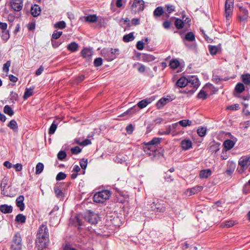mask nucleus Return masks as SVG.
Instances as JSON below:
<instances>
[{"instance_id":"obj_33","label":"nucleus","mask_w":250,"mask_h":250,"mask_svg":"<svg viewBox=\"0 0 250 250\" xmlns=\"http://www.w3.org/2000/svg\"><path fill=\"white\" fill-rule=\"evenodd\" d=\"M34 88V87L30 88H26L25 91V92L24 93V95H23V98L24 99H26L32 95L33 93V91Z\"/></svg>"},{"instance_id":"obj_51","label":"nucleus","mask_w":250,"mask_h":250,"mask_svg":"<svg viewBox=\"0 0 250 250\" xmlns=\"http://www.w3.org/2000/svg\"><path fill=\"white\" fill-rule=\"evenodd\" d=\"M115 161L117 163L123 164V163H125L126 161H125V158L124 157H123L121 155H119L116 157V158L115 159Z\"/></svg>"},{"instance_id":"obj_39","label":"nucleus","mask_w":250,"mask_h":250,"mask_svg":"<svg viewBox=\"0 0 250 250\" xmlns=\"http://www.w3.org/2000/svg\"><path fill=\"white\" fill-rule=\"evenodd\" d=\"M54 26L55 28L62 29H64V28H65L66 23L64 21H60L56 22L54 24Z\"/></svg>"},{"instance_id":"obj_60","label":"nucleus","mask_w":250,"mask_h":250,"mask_svg":"<svg viewBox=\"0 0 250 250\" xmlns=\"http://www.w3.org/2000/svg\"><path fill=\"white\" fill-rule=\"evenodd\" d=\"M136 47L138 50H142L144 48V42L141 41L138 42L136 44Z\"/></svg>"},{"instance_id":"obj_50","label":"nucleus","mask_w":250,"mask_h":250,"mask_svg":"<svg viewBox=\"0 0 250 250\" xmlns=\"http://www.w3.org/2000/svg\"><path fill=\"white\" fill-rule=\"evenodd\" d=\"M66 176V175L64 173L60 172L57 175L56 179L57 181H60L64 179Z\"/></svg>"},{"instance_id":"obj_16","label":"nucleus","mask_w":250,"mask_h":250,"mask_svg":"<svg viewBox=\"0 0 250 250\" xmlns=\"http://www.w3.org/2000/svg\"><path fill=\"white\" fill-rule=\"evenodd\" d=\"M154 100V99L153 97L142 100L137 104V105L140 108H143L146 107L149 104H150Z\"/></svg>"},{"instance_id":"obj_37","label":"nucleus","mask_w":250,"mask_h":250,"mask_svg":"<svg viewBox=\"0 0 250 250\" xmlns=\"http://www.w3.org/2000/svg\"><path fill=\"white\" fill-rule=\"evenodd\" d=\"M3 112L9 116H12L14 114L13 110H12V108L8 105H6L4 107Z\"/></svg>"},{"instance_id":"obj_54","label":"nucleus","mask_w":250,"mask_h":250,"mask_svg":"<svg viewBox=\"0 0 250 250\" xmlns=\"http://www.w3.org/2000/svg\"><path fill=\"white\" fill-rule=\"evenodd\" d=\"M209 50L211 54L215 55L218 51V48L215 46L209 45Z\"/></svg>"},{"instance_id":"obj_15","label":"nucleus","mask_w":250,"mask_h":250,"mask_svg":"<svg viewBox=\"0 0 250 250\" xmlns=\"http://www.w3.org/2000/svg\"><path fill=\"white\" fill-rule=\"evenodd\" d=\"M236 141L235 138H233L232 140L228 139L225 140L223 143V146L226 150L228 151L231 149L234 146Z\"/></svg>"},{"instance_id":"obj_57","label":"nucleus","mask_w":250,"mask_h":250,"mask_svg":"<svg viewBox=\"0 0 250 250\" xmlns=\"http://www.w3.org/2000/svg\"><path fill=\"white\" fill-rule=\"evenodd\" d=\"M1 38L3 40L6 41L9 38V34L7 30H3L2 32Z\"/></svg>"},{"instance_id":"obj_6","label":"nucleus","mask_w":250,"mask_h":250,"mask_svg":"<svg viewBox=\"0 0 250 250\" xmlns=\"http://www.w3.org/2000/svg\"><path fill=\"white\" fill-rule=\"evenodd\" d=\"M200 85V82L197 77L193 76L188 78V84L187 86L191 88L188 91V93L193 94Z\"/></svg>"},{"instance_id":"obj_24","label":"nucleus","mask_w":250,"mask_h":250,"mask_svg":"<svg viewBox=\"0 0 250 250\" xmlns=\"http://www.w3.org/2000/svg\"><path fill=\"white\" fill-rule=\"evenodd\" d=\"M41 11L40 7L37 4H35L31 8V13L34 17L39 16L41 13Z\"/></svg>"},{"instance_id":"obj_46","label":"nucleus","mask_w":250,"mask_h":250,"mask_svg":"<svg viewBox=\"0 0 250 250\" xmlns=\"http://www.w3.org/2000/svg\"><path fill=\"white\" fill-rule=\"evenodd\" d=\"M163 13H164V11H163L162 7L159 6V7H157L155 9L153 13L155 16L160 17L163 14Z\"/></svg>"},{"instance_id":"obj_1","label":"nucleus","mask_w":250,"mask_h":250,"mask_svg":"<svg viewBox=\"0 0 250 250\" xmlns=\"http://www.w3.org/2000/svg\"><path fill=\"white\" fill-rule=\"evenodd\" d=\"M49 232L47 227L45 224L41 225L38 230L36 241L38 250H43L46 248L49 243Z\"/></svg>"},{"instance_id":"obj_27","label":"nucleus","mask_w":250,"mask_h":250,"mask_svg":"<svg viewBox=\"0 0 250 250\" xmlns=\"http://www.w3.org/2000/svg\"><path fill=\"white\" fill-rule=\"evenodd\" d=\"M126 2V0H112L111 5L115 4L116 6L119 8L124 6Z\"/></svg>"},{"instance_id":"obj_3","label":"nucleus","mask_w":250,"mask_h":250,"mask_svg":"<svg viewBox=\"0 0 250 250\" xmlns=\"http://www.w3.org/2000/svg\"><path fill=\"white\" fill-rule=\"evenodd\" d=\"M161 140V138L155 137L150 141L145 143L144 149L145 152L149 155H151V152H153L156 150V146L160 143Z\"/></svg>"},{"instance_id":"obj_21","label":"nucleus","mask_w":250,"mask_h":250,"mask_svg":"<svg viewBox=\"0 0 250 250\" xmlns=\"http://www.w3.org/2000/svg\"><path fill=\"white\" fill-rule=\"evenodd\" d=\"M181 146L183 149L188 150L192 147V143L189 139H185L181 141Z\"/></svg>"},{"instance_id":"obj_19","label":"nucleus","mask_w":250,"mask_h":250,"mask_svg":"<svg viewBox=\"0 0 250 250\" xmlns=\"http://www.w3.org/2000/svg\"><path fill=\"white\" fill-rule=\"evenodd\" d=\"M236 167V164L232 161L228 162L227 168L226 171V173L229 175H231L234 172Z\"/></svg>"},{"instance_id":"obj_14","label":"nucleus","mask_w":250,"mask_h":250,"mask_svg":"<svg viewBox=\"0 0 250 250\" xmlns=\"http://www.w3.org/2000/svg\"><path fill=\"white\" fill-rule=\"evenodd\" d=\"M203 187L202 186H197L192 188L187 189L185 193L186 195L191 196L200 192L203 190Z\"/></svg>"},{"instance_id":"obj_49","label":"nucleus","mask_w":250,"mask_h":250,"mask_svg":"<svg viewBox=\"0 0 250 250\" xmlns=\"http://www.w3.org/2000/svg\"><path fill=\"white\" fill-rule=\"evenodd\" d=\"M171 130V126H168L167 127L166 131H159L158 134L161 135H168L170 133Z\"/></svg>"},{"instance_id":"obj_35","label":"nucleus","mask_w":250,"mask_h":250,"mask_svg":"<svg viewBox=\"0 0 250 250\" xmlns=\"http://www.w3.org/2000/svg\"><path fill=\"white\" fill-rule=\"evenodd\" d=\"M15 221L21 223H24L26 221V217L22 214H19L16 216Z\"/></svg>"},{"instance_id":"obj_34","label":"nucleus","mask_w":250,"mask_h":250,"mask_svg":"<svg viewBox=\"0 0 250 250\" xmlns=\"http://www.w3.org/2000/svg\"><path fill=\"white\" fill-rule=\"evenodd\" d=\"M174 24L177 29H182L184 27V23L183 21L181 20V19L176 18Z\"/></svg>"},{"instance_id":"obj_58","label":"nucleus","mask_w":250,"mask_h":250,"mask_svg":"<svg viewBox=\"0 0 250 250\" xmlns=\"http://www.w3.org/2000/svg\"><path fill=\"white\" fill-rule=\"evenodd\" d=\"M62 31H56L52 34V38L53 39H58L62 35Z\"/></svg>"},{"instance_id":"obj_31","label":"nucleus","mask_w":250,"mask_h":250,"mask_svg":"<svg viewBox=\"0 0 250 250\" xmlns=\"http://www.w3.org/2000/svg\"><path fill=\"white\" fill-rule=\"evenodd\" d=\"M85 21L89 22L97 21L98 18L96 15H90L84 17Z\"/></svg>"},{"instance_id":"obj_38","label":"nucleus","mask_w":250,"mask_h":250,"mask_svg":"<svg viewBox=\"0 0 250 250\" xmlns=\"http://www.w3.org/2000/svg\"><path fill=\"white\" fill-rule=\"evenodd\" d=\"M8 126L14 131H16L18 127L17 123L14 120H12L10 121L8 124Z\"/></svg>"},{"instance_id":"obj_62","label":"nucleus","mask_w":250,"mask_h":250,"mask_svg":"<svg viewBox=\"0 0 250 250\" xmlns=\"http://www.w3.org/2000/svg\"><path fill=\"white\" fill-rule=\"evenodd\" d=\"M239 108V106L238 104L231 105L227 107V109L232 110H238Z\"/></svg>"},{"instance_id":"obj_48","label":"nucleus","mask_w":250,"mask_h":250,"mask_svg":"<svg viewBox=\"0 0 250 250\" xmlns=\"http://www.w3.org/2000/svg\"><path fill=\"white\" fill-rule=\"evenodd\" d=\"M66 156V152L64 151L61 150L60 151L57 155V157L58 159L60 160H63L65 158Z\"/></svg>"},{"instance_id":"obj_64","label":"nucleus","mask_w":250,"mask_h":250,"mask_svg":"<svg viewBox=\"0 0 250 250\" xmlns=\"http://www.w3.org/2000/svg\"><path fill=\"white\" fill-rule=\"evenodd\" d=\"M126 131L128 133L131 134L133 131V126L131 124H129L126 127Z\"/></svg>"},{"instance_id":"obj_23","label":"nucleus","mask_w":250,"mask_h":250,"mask_svg":"<svg viewBox=\"0 0 250 250\" xmlns=\"http://www.w3.org/2000/svg\"><path fill=\"white\" fill-rule=\"evenodd\" d=\"M191 121L189 120H183L180 121L178 123L173 124L172 127L173 128H175L178 125V124L183 127L189 126L191 125Z\"/></svg>"},{"instance_id":"obj_52","label":"nucleus","mask_w":250,"mask_h":250,"mask_svg":"<svg viewBox=\"0 0 250 250\" xmlns=\"http://www.w3.org/2000/svg\"><path fill=\"white\" fill-rule=\"evenodd\" d=\"M103 59L102 58H97L94 62V64L95 66H100L102 65Z\"/></svg>"},{"instance_id":"obj_13","label":"nucleus","mask_w":250,"mask_h":250,"mask_svg":"<svg viewBox=\"0 0 250 250\" xmlns=\"http://www.w3.org/2000/svg\"><path fill=\"white\" fill-rule=\"evenodd\" d=\"M238 164L242 167V170L244 171L250 165V158L244 157L241 158L239 161Z\"/></svg>"},{"instance_id":"obj_28","label":"nucleus","mask_w":250,"mask_h":250,"mask_svg":"<svg viewBox=\"0 0 250 250\" xmlns=\"http://www.w3.org/2000/svg\"><path fill=\"white\" fill-rule=\"evenodd\" d=\"M79 47L78 43L75 42H72L67 45V49L71 52L76 51Z\"/></svg>"},{"instance_id":"obj_10","label":"nucleus","mask_w":250,"mask_h":250,"mask_svg":"<svg viewBox=\"0 0 250 250\" xmlns=\"http://www.w3.org/2000/svg\"><path fill=\"white\" fill-rule=\"evenodd\" d=\"M233 9V0H226L225 2V13L226 18L228 19L232 14Z\"/></svg>"},{"instance_id":"obj_4","label":"nucleus","mask_w":250,"mask_h":250,"mask_svg":"<svg viewBox=\"0 0 250 250\" xmlns=\"http://www.w3.org/2000/svg\"><path fill=\"white\" fill-rule=\"evenodd\" d=\"M111 193L108 190H103L96 192L93 196V201L97 203H104L108 200Z\"/></svg>"},{"instance_id":"obj_29","label":"nucleus","mask_w":250,"mask_h":250,"mask_svg":"<svg viewBox=\"0 0 250 250\" xmlns=\"http://www.w3.org/2000/svg\"><path fill=\"white\" fill-rule=\"evenodd\" d=\"M235 224V222L233 220H228L223 222L221 224L222 228H229L233 226Z\"/></svg>"},{"instance_id":"obj_5","label":"nucleus","mask_w":250,"mask_h":250,"mask_svg":"<svg viewBox=\"0 0 250 250\" xmlns=\"http://www.w3.org/2000/svg\"><path fill=\"white\" fill-rule=\"evenodd\" d=\"M102 54L107 61H111L118 56L119 50L118 48L104 49L102 51Z\"/></svg>"},{"instance_id":"obj_11","label":"nucleus","mask_w":250,"mask_h":250,"mask_svg":"<svg viewBox=\"0 0 250 250\" xmlns=\"http://www.w3.org/2000/svg\"><path fill=\"white\" fill-rule=\"evenodd\" d=\"M9 4L13 10L18 12L20 11L23 7L22 0H10Z\"/></svg>"},{"instance_id":"obj_7","label":"nucleus","mask_w":250,"mask_h":250,"mask_svg":"<svg viewBox=\"0 0 250 250\" xmlns=\"http://www.w3.org/2000/svg\"><path fill=\"white\" fill-rule=\"evenodd\" d=\"M11 248L12 250H21V238L19 233H16L14 235Z\"/></svg>"},{"instance_id":"obj_47","label":"nucleus","mask_w":250,"mask_h":250,"mask_svg":"<svg viewBox=\"0 0 250 250\" xmlns=\"http://www.w3.org/2000/svg\"><path fill=\"white\" fill-rule=\"evenodd\" d=\"M185 39L188 41H193L195 40V36L191 32H188L185 36Z\"/></svg>"},{"instance_id":"obj_43","label":"nucleus","mask_w":250,"mask_h":250,"mask_svg":"<svg viewBox=\"0 0 250 250\" xmlns=\"http://www.w3.org/2000/svg\"><path fill=\"white\" fill-rule=\"evenodd\" d=\"M138 111V109L137 108L136 106H134L131 108H130L129 109H128L127 111L125 112L123 114L124 116L127 115V114H132L135 113H136Z\"/></svg>"},{"instance_id":"obj_18","label":"nucleus","mask_w":250,"mask_h":250,"mask_svg":"<svg viewBox=\"0 0 250 250\" xmlns=\"http://www.w3.org/2000/svg\"><path fill=\"white\" fill-rule=\"evenodd\" d=\"M172 101V99L168 98H162L159 100L156 104L157 107L158 109L162 108L167 104Z\"/></svg>"},{"instance_id":"obj_20","label":"nucleus","mask_w":250,"mask_h":250,"mask_svg":"<svg viewBox=\"0 0 250 250\" xmlns=\"http://www.w3.org/2000/svg\"><path fill=\"white\" fill-rule=\"evenodd\" d=\"M24 198L23 195H20L16 199V205L20 208L21 211H23L24 209L25 205L23 203Z\"/></svg>"},{"instance_id":"obj_63","label":"nucleus","mask_w":250,"mask_h":250,"mask_svg":"<svg viewBox=\"0 0 250 250\" xmlns=\"http://www.w3.org/2000/svg\"><path fill=\"white\" fill-rule=\"evenodd\" d=\"M240 9L241 12H242V13L243 14L244 18L247 19L248 16V10L243 7H240Z\"/></svg>"},{"instance_id":"obj_12","label":"nucleus","mask_w":250,"mask_h":250,"mask_svg":"<svg viewBox=\"0 0 250 250\" xmlns=\"http://www.w3.org/2000/svg\"><path fill=\"white\" fill-rule=\"evenodd\" d=\"M62 185L61 183L57 184L54 188V191L56 196L60 200L63 199L64 193L62 192Z\"/></svg>"},{"instance_id":"obj_40","label":"nucleus","mask_w":250,"mask_h":250,"mask_svg":"<svg viewBox=\"0 0 250 250\" xmlns=\"http://www.w3.org/2000/svg\"><path fill=\"white\" fill-rule=\"evenodd\" d=\"M242 80L245 84H249L250 83V74H246L242 75Z\"/></svg>"},{"instance_id":"obj_44","label":"nucleus","mask_w":250,"mask_h":250,"mask_svg":"<svg viewBox=\"0 0 250 250\" xmlns=\"http://www.w3.org/2000/svg\"><path fill=\"white\" fill-rule=\"evenodd\" d=\"M207 93L203 90H200L197 95V98L199 99L205 100L207 98Z\"/></svg>"},{"instance_id":"obj_22","label":"nucleus","mask_w":250,"mask_h":250,"mask_svg":"<svg viewBox=\"0 0 250 250\" xmlns=\"http://www.w3.org/2000/svg\"><path fill=\"white\" fill-rule=\"evenodd\" d=\"M81 54L82 56L85 59H89L91 57L93 52L92 49L87 48H84L82 51Z\"/></svg>"},{"instance_id":"obj_26","label":"nucleus","mask_w":250,"mask_h":250,"mask_svg":"<svg viewBox=\"0 0 250 250\" xmlns=\"http://www.w3.org/2000/svg\"><path fill=\"white\" fill-rule=\"evenodd\" d=\"M211 173L210 169H206L200 171L199 176L201 178H207L211 175Z\"/></svg>"},{"instance_id":"obj_56","label":"nucleus","mask_w":250,"mask_h":250,"mask_svg":"<svg viewBox=\"0 0 250 250\" xmlns=\"http://www.w3.org/2000/svg\"><path fill=\"white\" fill-rule=\"evenodd\" d=\"M11 65L10 61H7L4 64L3 66V71L6 73H7L9 71V67Z\"/></svg>"},{"instance_id":"obj_53","label":"nucleus","mask_w":250,"mask_h":250,"mask_svg":"<svg viewBox=\"0 0 250 250\" xmlns=\"http://www.w3.org/2000/svg\"><path fill=\"white\" fill-rule=\"evenodd\" d=\"M82 151L81 148L79 146H75L71 148V152L72 154H78Z\"/></svg>"},{"instance_id":"obj_42","label":"nucleus","mask_w":250,"mask_h":250,"mask_svg":"<svg viewBox=\"0 0 250 250\" xmlns=\"http://www.w3.org/2000/svg\"><path fill=\"white\" fill-rule=\"evenodd\" d=\"M235 90L238 93H241L245 90V86L242 83H238L235 87Z\"/></svg>"},{"instance_id":"obj_9","label":"nucleus","mask_w":250,"mask_h":250,"mask_svg":"<svg viewBox=\"0 0 250 250\" xmlns=\"http://www.w3.org/2000/svg\"><path fill=\"white\" fill-rule=\"evenodd\" d=\"M152 210L159 212H164L166 211V207L164 204L160 203L158 200H154L150 205Z\"/></svg>"},{"instance_id":"obj_55","label":"nucleus","mask_w":250,"mask_h":250,"mask_svg":"<svg viewBox=\"0 0 250 250\" xmlns=\"http://www.w3.org/2000/svg\"><path fill=\"white\" fill-rule=\"evenodd\" d=\"M172 24L171 21L166 20L163 23V26L166 29H169L171 26Z\"/></svg>"},{"instance_id":"obj_41","label":"nucleus","mask_w":250,"mask_h":250,"mask_svg":"<svg viewBox=\"0 0 250 250\" xmlns=\"http://www.w3.org/2000/svg\"><path fill=\"white\" fill-rule=\"evenodd\" d=\"M44 166L42 163H39L36 167V174H40L43 170Z\"/></svg>"},{"instance_id":"obj_36","label":"nucleus","mask_w":250,"mask_h":250,"mask_svg":"<svg viewBox=\"0 0 250 250\" xmlns=\"http://www.w3.org/2000/svg\"><path fill=\"white\" fill-rule=\"evenodd\" d=\"M57 123H56V121H54L49 128L48 133L50 135L54 134L57 129Z\"/></svg>"},{"instance_id":"obj_17","label":"nucleus","mask_w":250,"mask_h":250,"mask_svg":"<svg viewBox=\"0 0 250 250\" xmlns=\"http://www.w3.org/2000/svg\"><path fill=\"white\" fill-rule=\"evenodd\" d=\"M188 84V78H187L185 77H182L177 81L176 85L177 87L182 88L187 86Z\"/></svg>"},{"instance_id":"obj_32","label":"nucleus","mask_w":250,"mask_h":250,"mask_svg":"<svg viewBox=\"0 0 250 250\" xmlns=\"http://www.w3.org/2000/svg\"><path fill=\"white\" fill-rule=\"evenodd\" d=\"M180 65L179 61L177 59H172L170 61L169 66L172 69L177 68Z\"/></svg>"},{"instance_id":"obj_45","label":"nucleus","mask_w":250,"mask_h":250,"mask_svg":"<svg viewBox=\"0 0 250 250\" xmlns=\"http://www.w3.org/2000/svg\"><path fill=\"white\" fill-rule=\"evenodd\" d=\"M207 129L205 127H200L197 129V133L199 136L203 137L206 134Z\"/></svg>"},{"instance_id":"obj_2","label":"nucleus","mask_w":250,"mask_h":250,"mask_svg":"<svg viewBox=\"0 0 250 250\" xmlns=\"http://www.w3.org/2000/svg\"><path fill=\"white\" fill-rule=\"evenodd\" d=\"M131 13L133 14L142 12L145 7V3L143 0H132L129 2Z\"/></svg>"},{"instance_id":"obj_25","label":"nucleus","mask_w":250,"mask_h":250,"mask_svg":"<svg viewBox=\"0 0 250 250\" xmlns=\"http://www.w3.org/2000/svg\"><path fill=\"white\" fill-rule=\"evenodd\" d=\"M12 210L13 208L11 206L4 204L0 206V210L4 213H11L12 211Z\"/></svg>"},{"instance_id":"obj_30","label":"nucleus","mask_w":250,"mask_h":250,"mask_svg":"<svg viewBox=\"0 0 250 250\" xmlns=\"http://www.w3.org/2000/svg\"><path fill=\"white\" fill-rule=\"evenodd\" d=\"M134 38H135L133 35V33L131 32L128 34L125 35L123 37V41L125 42H128L134 40Z\"/></svg>"},{"instance_id":"obj_8","label":"nucleus","mask_w":250,"mask_h":250,"mask_svg":"<svg viewBox=\"0 0 250 250\" xmlns=\"http://www.w3.org/2000/svg\"><path fill=\"white\" fill-rule=\"evenodd\" d=\"M84 219L91 224H96L100 220L99 215L91 211L86 212L84 215Z\"/></svg>"},{"instance_id":"obj_59","label":"nucleus","mask_w":250,"mask_h":250,"mask_svg":"<svg viewBox=\"0 0 250 250\" xmlns=\"http://www.w3.org/2000/svg\"><path fill=\"white\" fill-rule=\"evenodd\" d=\"M80 164L81 167L83 169H85L87 167V159L85 160L84 159H82L80 162Z\"/></svg>"},{"instance_id":"obj_61","label":"nucleus","mask_w":250,"mask_h":250,"mask_svg":"<svg viewBox=\"0 0 250 250\" xmlns=\"http://www.w3.org/2000/svg\"><path fill=\"white\" fill-rule=\"evenodd\" d=\"M166 7L167 8V11L168 12L169 14L175 11L174 6L172 5H166Z\"/></svg>"}]
</instances>
